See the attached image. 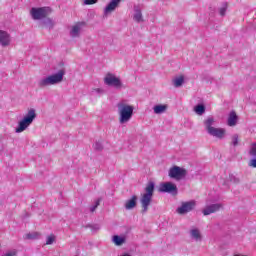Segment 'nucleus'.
<instances>
[{"instance_id": "36", "label": "nucleus", "mask_w": 256, "mask_h": 256, "mask_svg": "<svg viewBox=\"0 0 256 256\" xmlns=\"http://www.w3.org/2000/svg\"><path fill=\"white\" fill-rule=\"evenodd\" d=\"M234 256H247V255H239V254H235Z\"/></svg>"}, {"instance_id": "15", "label": "nucleus", "mask_w": 256, "mask_h": 256, "mask_svg": "<svg viewBox=\"0 0 256 256\" xmlns=\"http://www.w3.org/2000/svg\"><path fill=\"white\" fill-rule=\"evenodd\" d=\"M189 233L192 241H196V243H201L203 241V235L201 234V230H199V228H191Z\"/></svg>"}, {"instance_id": "24", "label": "nucleus", "mask_w": 256, "mask_h": 256, "mask_svg": "<svg viewBox=\"0 0 256 256\" xmlns=\"http://www.w3.org/2000/svg\"><path fill=\"white\" fill-rule=\"evenodd\" d=\"M43 25L44 27H46V29H53V27L55 26V22L51 20V18H47L46 20H44Z\"/></svg>"}, {"instance_id": "12", "label": "nucleus", "mask_w": 256, "mask_h": 256, "mask_svg": "<svg viewBox=\"0 0 256 256\" xmlns=\"http://www.w3.org/2000/svg\"><path fill=\"white\" fill-rule=\"evenodd\" d=\"M83 27H85L84 22H78L70 26V31H69L70 37H72V39H77L78 37H81V31H83Z\"/></svg>"}, {"instance_id": "23", "label": "nucleus", "mask_w": 256, "mask_h": 256, "mask_svg": "<svg viewBox=\"0 0 256 256\" xmlns=\"http://www.w3.org/2000/svg\"><path fill=\"white\" fill-rule=\"evenodd\" d=\"M196 115H203L205 113V106L203 104H198L194 107Z\"/></svg>"}, {"instance_id": "25", "label": "nucleus", "mask_w": 256, "mask_h": 256, "mask_svg": "<svg viewBox=\"0 0 256 256\" xmlns=\"http://www.w3.org/2000/svg\"><path fill=\"white\" fill-rule=\"evenodd\" d=\"M249 155L250 157H253L254 159H256V143H252L250 145Z\"/></svg>"}, {"instance_id": "16", "label": "nucleus", "mask_w": 256, "mask_h": 256, "mask_svg": "<svg viewBox=\"0 0 256 256\" xmlns=\"http://www.w3.org/2000/svg\"><path fill=\"white\" fill-rule=\"evenodd\" d=\"M112 243L116 247H121L122 245H125V243H127V235L121 234L112 236Z\"/></svg>"}, {"instance_id": "1", "label": "nucleus", "mask_w": 256, "mask_h": 256, "mask_svg": "<svg viewBox=\"0 0 256 256\" xmlns=\"http://www.w3.org/2000/svg\"><path fill=\"white\" fill-rule=\"evenodd\" d=\"M117 109L120 125H125V123H129L130 119H133V112L135 111V107L127 103V101H120L117 104Z\"/></svg>"}, {"instance_id": "9", "label": "nucleus", "mask_w": 256, "mask_h": 256, "mask_svg": "<svg viewBox=\"0 0 256 256\" xmlns=\"http://www.w3.org/2000/svg\"><path fill=\"white\" fill-rule=\"evenodd\" d=\"M158 191L160 193H170L171 195H177V185L173 182H162L159 185Z\"/></svg>"}, {"instance_id": "14", "label": "nucleus", "mask_w": 256, "mask_h": 256, "mask_svg": "<svg viewBox=\"0 0 256 256\" xmlns=\"http://www.w3.org/2000/svg\"><path fill=\"white\" fill-rule=\"evenodd\" d=\"M223 208V205L216 203L212 205L206 206L202 213L203 215H211V213H217V211H220Z\"/></svg>"}, {"instance_id": "5", "label": "nucleus", "mask_w": 256, "mask_h": 256, "mask_svg": "<svg viewBox=\"0 0 256 256\" xmlns=\"http://www.w3.org/2000/svg\"><path fill=\"white\" fill-rule=\"evenodd\" d=\"M63 77H65V69L62 68L55 74L41 78L38 81V85L39 87H51L53 85H59V83H63Z\"/></svg>"}, {"instance_id": "33", "label": "nucleus", "mask_w": 256, "mask_h": 256, "mask_svg": "<svg viewBox=\"0 0 256 256\" xmlns=\"http://www.w3.org/2000/svg\"><path fill=\"white\" fill-rule=\"evenodd\" d=\"M249 167H252L253 169H256V158H253L248 163Z\"/></svg>"}, {"instance_id": "3", "label": "nucleus", "mask_w": 256, "mask_h": 256, "mask_svg": "<svg viewBox=\"0 0 256 256\" xmlns=\"http://www.w3.org/2000/svg\"><path fill=\"white\" fill-rule=\"evenodd\" d=\"M35 119H37V110L29 108L18 122V126L15 128V133H23V131H27V129L33 125Z\"/></svg>"}, {"instance_id": "17", "label": "nucleus", "mask_w": 256, "mask_h": 256, "mask_svg": "<svg viewBox=\"0 0 256 256\" xmlns=\"http://www.w3.org/2000/svg\"><path fill=\"white\" fill-rule=\"evenodd\" d=\"M133 21L136 23H143V21H145L143 18V11L140 6H134Z\"/></svg>"}, {"instance_id": "30", "label": "nucleus", "mask_w": 256, "mask_h": 256, "mask_svg": "<svg viewBox=\"0 0 256 256\" xmlns=\"http://www.w3.org/2000/svg\"><path fill=\"white\" fill-rule=\"evenodd\" d=\"M93 148H94L96 151H101V149H103V143H101V142H96V143L93 145Z\"/></svg>"}, {"instance_id": "20", "label": "nucleus", "mask_w": 256, "mask_h": 256, "mask_svg": "<svg viewBox=\"0 0 256 256\" xmlns=\"http://www.w3.org/2000/svg\"><path fill=\"white\" fill-rule=\"evenodd\" d=\"M124 207L127 211L135 209V207H137V196L134 195L130 199L126 200Z\"/></svg>"}, {"instance_id": "27", "label": "nucleus", "mask_w": 256, "mask_h": 256, "mask_svg": "<svg viewBox=\"0 0 256 256\" xmlns=\"http://www.w3.org/2000/svg\"><path fill=\"white\" fill-rule=\"evenodd\" d=\"M231 145H233V147H237V145H239V134L232 135Z\"/></svg>"}, {"instance_id": "19", "label": "nucleus", "mask_w": 256, "mask_h": 256, "mask_svg": "<svg viewBox=\"0 0 256 256\" xmlns=\"http://www.w3.org/2000/svg\"><path fill=\"white\" fill-rule=\"evenodd\" d=\"M237 121H239L237 113H235V111L230 112L227 120L228 127H235V125H237Z\"/></svg>"}, {"instance_id": "4", "label": "nucleus", "mask_w": 256, "mask_h": 256, "mask_svg": "<svg viewBox=\"0 0 256 256\" xmlns=\"http://www.w3.org/2000/svg\"><path fill=\"white\" fill-rule=\"evenodd\" d=\"M153 193H155V182L150 181L146 185L144 192L141 194L140 203L142 206V213H147V211H149V205H151L153 201Z\"/></svg>"}, {"instance_id": "18", "label": "nucleus", "mask_w": 256, "mask_h": 256, "mask_svg": "<svg viewBox=\"0 0 256 256\" xmlns=\"http://www.w3.org/2000/svg\"><path fill=\"white\" fill-rule=\"evenodd\" d=\"M154 115H163V113H167V109H169V105L167 104H156L153 106Z\"/></svg>"}, {"instance_id": "29", "label": "nucleus", "mask_w": 256, "mask_h": 256, "mask_svg": "<svg viewBox=\"0 0 256 256\" xmlns=\"http://www.w3.org/2000/svg\"><path fill=\"white\" fill-rule=\"evenodd\" d=\"M99 0H83L82 5H95Z\"/></svg>"}, {"instance_id": "26", "label": "nucleus", "mask_w": 256, "mask_h": 256, "mask_svg": "<svg viewBox=\"0 0 256 256\" xmlns=\"http://www.w3.org/2000/svg\"><path fill=\"white\" fill-rule=\"evenodd\" d=\"M57 237L55 235L51 234L46 237V245H53L56 241Z\"/></svg>"}, {"instance_id": "31", "label": "nucleus", "mask_w": 256, "mask_h": 256, "mask_svg": "<svg viewBox=\"0 0 256 256\" xmlns=\"http://www.w3.org/2000/svg\"><path fill=\"white\" fill-rule=\"evenodd\" d=\"M2 256H17V250H9L5 252Z\"/></svg>"}, {"instance_id": "7", "label": "nucleus", "mask_w": 256, "mask_h": 256, "mask_svg": "<svg viewBox=\"0 0 256 256\" xmlns=\"http://www.w3.org/2000/svg\"><path fill=\"white\" fill-rule=\"evenodd\" d=\"M104 83L105 85H108V87H114V89H125L123 81H121V78L117 77L115 74H106Z\"/></svg>"}, {"instance_id": "2", "label": "nucleus", "mask_w": 256, "mask_h": 256, "mask_svg": "<svg viewBox=\"0 0 256 256\" xmlns=\"http://www.w3.org/2000/svg\"><path fill=\"white\" fill-rule=\"evenodd\" d=\"M215 123V117L208 116L204 120V127L206 132L208 133V135H210V137H215L216 139H224L227 130H225V128L215 127Z\"/></svg>"}, {"instance_id": "13", "label": "nucleus", "mask_w": 256, "mask_h": 256, "mask_svg": "<svg viewBox=\"0 0 256 256\" xmlns=\"http://www.w3.org/2000/svg\"><path fill=\"white\" fill-rule=\"evenodd\" d=\"M11 45V34L5 30H0V47H9Z\"/></svg>"}, {"instance_id": "10", "label": "nucleus", "mask_w": 256, "mask_h": 256, "mask_svg": "<svg viewBox=\"0 0 256 256\" xmlns=\"http://www.w3.org/2000/svg\"><path fill=\"white\" fill-rule=\"evenodd\" d=\"M197 206V202L195 200H190L187 202H182L181 206L177 208V213L179 215H185V213H189L195 209Z\"/></svg>"}, {"instance_id": "34", "label": "nucleus", "mask_w": 256, "mask_h": 256, "mask_svg": "<svg viewBox=\"0 0 256 256\" xmlns=\"http://www.w3.org/2000/svg\"><path fill=\"white\" fill-rule=\"evenodd\" d=\"M97 207H99V200L95 201L94 205L90 208V211L93 213Z\"/></svg>"}, {"instance_id": "35", "label": "nucleus", "mask_w": 256, "mask_h": 256, "mask_svg": "<svg viewBox=\"0 0 256 256\" xmlns=\"http://www.w3.org/2000/svg\"><path fill=\"white\" fill-rule=\"evenodd\" d=\"M97 207H99V200L95 201L94 205L90 208V211L93 213Z\"/></svg>"}, {"instance_id": "21", "label": "nucleus", "mask_w": 256, "mask_h": 256, "mask_svg": "<svg viewBox=\"0 0 256 256\" xmlns=\"http://www.w3.org/2000/svg\"><path fill=\"white\" fill-rule=\"evenodd\" d=\"M185 83V76L184 75H178L175 76L172 80V84L174 87H181Z\"/></svg>"}, {"instance_id": "22", "label": "nucleus", "mask_w": 256, "mask_h": 256, "mask_svg": "<svg viewBox=\"0 0 256 256\" xmlns=\"http://www.w3.org/2000/svg\"><path fill=\"white\" fill-rule=\"evenodd\" d=\"M40 238H41V233L39 232H30L24 235V239H27L28 241H35Z\"/></svg>"}, {"instance_id": "28", "label": "nucleus", "mask_w": 256, "mask_h": 256, "mask_svg": "<svg viewBox=\"0 0 256 256\" xmlns=\"http://www.w3.org/2000/svg\"><path fill=\"white\" fill-rule=\"evenodd\" d=\"M91 95H103L105 93V89L103 88H94L91 90Z\"/></svg>"}, {"instance_id": "6", "label": "nucleus", "mask_w": 256, "mask_h": 256, "mask_svg": "<svg viewBox=\"0 0 256 256\" xmlns=\"http://www.w3.org/2000/svg\"><path fill=\"white\" fill-rule=\"evenodd\" d=\"M50 13V7H33L30 9V15L34 21H41V19H45V17H47V15Z\"/></svg>"}, {"instance_id": "8", "label": "nucleus", "mask_w": 256, "mask_h": 256, "mask_svg": "<svg viewBox=\"0 0 256 256\" xmlns=\"http://www.w3.org/2000/svg\"><path fill=\"white\" fill-rule=\"evenodd\" d=\"M169 177L176 181H181V179H185V177H187V170L179 166H173L169 170Z\"/></svg>"}, {"instance_id": "32", "label": "nucleus", "mask_w": 256, "mask_h": 256, "mask_svg": "<svg viewBox=\"0 0 256 256\" xmlns=\"http://www.w3.org/2000/svg\"><path fill=\"white\" fill-rule=\"evenodd\" d=\"M219 13L223 17L225 13H227V5H224L222 8H220Z\"/></svg>"}, {"instance_id": "11", "label": "nucleus", "mask_w": 256, "mask_h": 256, "mask_svg": "<svg viewBox=\"0 0 256 256\" xmlns=\"http://www.w3.org/2000/svg\"><path fill=\"white\" fill-rule=\"evenodd\" d=\"M121 1L123 0H111L103 9L104 17H107L108 15H111V13H114L119 5H121Z\"/></svg>"}]
</instances>
